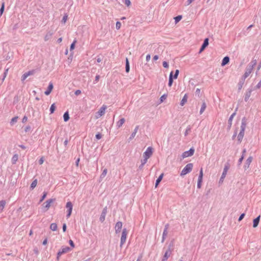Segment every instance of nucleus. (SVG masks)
<instances>
[{"mask_svg":"<svg viewBox=\"0 0 261 261\" xmlns=\"http://www.w3.org/2000/svg\"><path fill=\"white\" fill-rule=\"evenodd\" d=\"M257 61L256 60H252L247 65L246 71L244 74L242 76V80L245 81V80L250 74L252 72L254 67L256 65Z\"/></svg>","mask_w":261,"mask_h":261,"instance_id":"nucleus-1","label":"nucleus"},{"mask_svg":"<svg viewBox=\"0 0 261 261\" xmlns=\"http://www.w3.org/2000/svg\"><path fill=\"white\" fill-rule=\"evenodd\" d=\"M246 126V120L245 117H244L242 120L241 125V130L238 136V140L240 143L244 136V132Z\"/></svg>","mask_w":261,"mask_h":261,"instance_id":"nucleus-2","label":"nucleus"},{"mask_svg":"<svg viewBox=\"0 0 261 261\" xmlns=\"http://www.w3.org/2000/svg\"><path fill=\"white\" fill-rule=\"evenodd\" d=\"M193 167V165L192 163H189L184 168L180 173V176H184L187 174L190 173Z\"/></svg>","mask_w":261,"mask_h":261,"instance_id":"nucleus-3","label":"nucleus"},{"mask_svg":"<svg viewBox=\"0 0 261 261\" xmlns=\"http://www.w3.org/2000/svg\"><path fill=\"white\" fill-rule=\"evenodd\" d=\"M71 248L68 246L63 247L58 252L57 259L59 260L60 257L63 254L66 253L71 250Z\"/></svg>","mask_w":261,"mask_h":261,"instance_id":"nucleus-4","label":"nucleus"},{"mask_svg":"<svg viewBox=\"0 0 261 261\" xmlns=\"http://www.w3.org/2000/svg\"><path fill=\"white\" fill-rule=\"evenodd\" d=\"M127 235V231L126 229L125 228H124L122 230L121 239H120V246L121 247L125 243Z\"/></svg>","mask_w":261,"mask_h":261,"instance_id":"nucleus-5","label":"nucleus"},{"mask_svg":"<svg viewBox=\"0 0 261 261\" xmlns=\"http://www.w3.org/2000/svg\"><path fill=\"white\" fill-rule=\"evenodd\" d=\"M66 207L67 209V214L66 215V217L67 218H68L70 217L72 213L73 208V204L72 202L70 201L67 202L66 204Z\"/></svg>","mask_w":261,"mask_h":261,"instance_id":"nucleus-6","label":"nucleus"},{"mask_svg":"<svg viewBox=\"0 0 261 261\" xmlns=\"http://www.w3.org/2000/svg\"><path fill=\"white\" fill-rule=\"evenodd\" d=\"M107 106L103 105L100 108V109L98 110L97 112L96 113V118H98L103 115L105 113L106 110L107 109Z\"/></svg>","mask_w":261,"mask_h":261,"instance_id":"nucleus-7","label":"nucleus"},{"mask_svg":"<svg viewBox=\"0 0 261 261\" xmlns=\"http://www.w3.org/2000/svg\"><path fill=\"white\" fill-rule=\"evenodd\" d=\"M153 149L152 147H148L146 151L143 153V157H146L149 159L153 153Z\"/></svg>","mask_w":261,"mask_h":261,"instance_id":"nucleus-8","label":"nucleus"},{"mask_svg":"<svg viewBox=\"0 0 261 261\" xmlns=\"http://www.w3.org/2000/svg\"><path fill=\"white\" fill-rule=\"evenodd\" d=\"M195 150L193 148H191L189 150L185 151L182 154V157L183 159L191 156L193 155Z\"/></svg>","mask_w":261,"mask_h":261,"instance_id":"nucleus-9","label":"nucleus"},{"mask_svg":"<svg viewBox=\"0 0 261 261\" xmlns=\"http://www.w3.org/2000/svg\"><path fill=\"white\" fill-rule=\"evenodd\" d=\"M55 200V199H49L43 204V207L47 211L50 206V204Z\"/></svg>","mask_w":261,"mask_h":261,"instance_id":"nucleus-10","label":"nucleus"},{"mask_svg":"<svg viewBox=\"0 0 261 261\" xmlns=\"http://www.w3.org/2000/svg\"><path fill=\"white\" fill-rule=\"evenodd\" d=\"M228 169V167L227 166H225L224 168L223 171L222 172V174L220 179L219 180L220 183L222 182L223 181V180H224V178L225 177L226 175L227 174Z\"/></svg>","mask_w":261,"mask_h":261,"instance_id":"nucleus-11","label":"nucleus"},{"mask_svg":"<svg viewBox=\"0 0 261 261\" xmlns=\"http://www.w3.org/2000/svg\"><path fill=\"white\" fill-rule=\"evenodd\" d=\"M107 213V207H105L102 210V213L99 218V220L100 222H103L105 220V217Z\"/></svg>","mask_w":261,"mask_h":261,"instance_id":"nucleus-12","label":"nucleus"},{"mask_svg":"<svg viewBox=\"0 0 261 261\" xmlns=\"http://www.w3.org/2000/svg\"><path fill=\"white\" fill-rule=\"evenodd\" d=\"M122 227V223L120 221L117 222L115 226L116 233H118L120 232V230Z\"/></svg>","mask_w":261,"mask_h":261,"instance_id":"nucleus-13","label":"nucleus"},{"mask_svg":"<svg viewBox=\"0 0 261 261\" xmlns=\"http://www.w3.org/2000/svg\"><path fill=\"white\" fill-rule=\"evenodd\" d=\"M169 228V224H167L165 226V228L163 231V236H162V242L163 243L165 240V238L168 234V229Z\"/></svg>","mask_w":261,"mask_h":261,"instance_id":"nucleus-14","label":"nucleus"},{"mask_svg":"<svg viewBox=\"0 0 261 261\" xmlns=\"http://www.w3.org/2000/svg\"><path fill=\"white\" fill-rule=\"evenodd\" d=\"M171 253V250L170 248H169L165 253L162 261H167L168 258L170 256Z\"/></svg>","mask_w":261,"mask_h":261,"instance_id":"nucleus-15","label":"nucleus"},{"mask_svg":"<svg viewBox=\"0 0 261 261\" xmlns=\"http://www.w3.org/2000/svg\"><path fill=\"white\" fill-rule=\"evenodd\" d=\"M208 45V39L205 38L203 41L202 45H201V46L200 47L199 53L202 52Z\"/></svg>","mask_w":261,"mask_h":261,"instance_id":"nucleus-16","label":"nucleus"},{"mask_svg":"<svg viewBox=\"0 0 261 261\" xmlns=\"http://www.w3.org/2000/svg\"><path fill=\"white\" fill-rule=\"evenodd\" d=\"M252 159L253 158L251 156L248 158V159L246 161L245 164L244 165L245 169H246L249 167L250 164L252 161Z\"/></svg>","mask_w":261,"mask_h":261,"instance_id":"nucleus-17","label":"nucleus"},{"mask_svg":"<svg viewBox=\"0 0 261 261\" xmlns=\"http://www.w3.org/2000/svg\"><path fill=\"white\" fill-rule=\"evenodd\" d=\"M53 89V85L51 83H50L48 86L47 89L44 92L45 94L46 95H49L51 93Z\"/></svg>","mask_w":261,"mask_h":261,"instance_id":"nucleus-18","label":"nucleus"},{"mask_svg":"<svg viewBox=\"0 0 261 261\" xmlns=\"http://www.w3.org/2000/svg\"><path fill=\"white\" fill-rule=\"evenodd\" d=\"M53 32H51V31H48L46 33V35H45V37H44V40L45 41H48V40H49L52 36L53 35Z\"/></svg>","mask_w":261,"mask_h":261,"instance_id":"nucleus-19","label":"nucleus"},{"mask_svg":"<svg viewBox=\"0 0 261 261\" xmlns=\"http://www.w3.org/2000/svg\"><path fill=\"white\" fill-rule=\"evenodd\" d=\"M236 112H234V113H233L231 116H230L229 119H228V128H230L231 126V125H232V119L233 118V117H234V116L236 115Z\"/></svg>","mask_w":261,"mask_h":261,"instance_id":"nucleus-20","label":"nucleus"},{"mask_svg":"<svg viewBox=\"0 0 261 261\" xmlns=\"http://www.w3.org/2000/svg\"><path fill=\"white\" fill-rule=\"evenodd\" d=\"M260 216H258V217H257L255 219H254L253 220V227L254 228H255L258 226L259 221H260Z\"/></svg>","mask_w":261,"mask_h":261,"instance_id":"nucleus-21","label":"nucleus"},{"mask_svg":"<svg viewBox=\"0 0 261 261\" xmlns=\"http://www.w3.org/2000/svg\"><path fill=\"white\" fill-rule=\"evenodd\" d=\"M139 127V126L138 125H137L135 127V128L134 130V132L132 133L130 137L129 138V140H132L135 137V136L138 130Z\"/></svg>","mask_w":261,"mask_h":261,"instance_id":"nucleus-22","label":"nucleus"},{"mask_svg":"<svg viewBox=\"0 0 261 261\" xmlns=\"http://www.w3.org/2000/svg\"><path fill=\"white\" fill-rule=\"evenodd\" d=\"M6 204V200H2L0 201V213H1L3 211Z\"/></svg>","mask_w":261,"mask_h":261,"instance_id":"nucleus-23","label":"nucleus"},{"mask_svg":"<svg viewBox=\"0 0 261 261\" xmlns=\"http://www.w3.org/2000/svg\"><path fill=\"white\" fill-rule=\"evenodd\" d=\"M229 58L227 56H226L223 59L222 63H221V65L222 66H224L225 65H226L227 64H228L229 63Z\"/></svg>","mask_w":261,"mask_h":261,"instance_id":"nucleus-24","label":"nucleus"},{"mask_svg":"<svg viewBox=\"0 0 261 261\" xmlns=\"http://www.w3.org/2000/svg\"><path fill=\"white\" fill-rule=\"evenodd\" d=\"M125 119L122 118L120 119L116 123V126L118 128H120L125 122Z\"/></svg>","mask_w":261,"mask_h":261,"instance_id":"nucleus-25","label":"nucleus"},{"mask_svg":"<svg viewBox=\"0 0 261 261\" xmlns=\"http://www.w3.org/2000/svg\"><path fill=\"white\" fill-rule=\"evenodd\" d=\"M164 176V173H162L159 177L158 178V179L156 180L155 184V187L156 188L161 181L162 180L163 177Z\"/></svg>","mask_w":261,"mask_h":261,"instance_id":"nucleus-26","label":"nucleus"},{"mask_svg":"<svg viewBox=\"0 0 261 261\" xmlns=\"http://www.w3.org/2000/svg\"><path fill=\"white\" fill-rule=\"evenodd\" d=\"M187 99H188V95L187 94H185L180 101V105L181 106H183L187 102Z\"/></svg>","mask_w":261,"mask_h":261,"instance_id":"nucleus-27","label":"nucleus"},{"mask_svg":"<svg viewBox=\"0 0 261 261\" xmlns=\"http://www.w3.org/2000/svg\"><path fill=\"white\" fill-rule=\"evenodd\" d=\"M246 152V149H244L243 150V152H242V155L238 161V165H240L241 164L242 161L243 160V159L244 158V155H245Z\"/></svg>","mask_w":261,"mask_h":261,"instance_id":"nucleus-28","label":"nucleus"},{"mask_svg":"<svg viewBox=\"0 0 261 261\" xmlns=\"http://www.w3.org/2000/svg\"><path fill=\"white\" fill-rule=\"evenodd\" d=\"M173 71L170 72L169 78V82L168 85L169 87H171L173 84Z\"/></svg>","mask_w":261,"mask_h":261,"instance_id":"nucleus-29","label":"nucleus"},{"mask_svg":"<svg viewBox=\"0 0 261 261\" xmlns=\"http://www.w3.org/2000/svg\"><path fill=\"white\" fill-rule=\"evenodd\" d=\"M18 159V155L17 154H15L13 155L12 158V164H15L16 162L17 161Z\"/></svg>","mask_w":261,"mask_h":261,"instance_id":"nucleus-30","label":"nucleus"},{"mask_svg":"<svg viewBox=\"0 0 261 261\" xmlns=\"http://www.w3.org/2000/svg\"><path fill=\"white\" fill-rule=\"evenodd\" d=\"M206 108V105L205 102H203L201 105V109L200 110V114H202L205 111Z\"/></svg>","mask_w":261,"mask_h":261,"instance_id":"nucleus-31","label":"nucleus"},{"mask_svg":"<svg viewBox=\"0 0 261 261\" xmlns=\"http://www.w3.org/2000/svg\"><path fill=\"white\" fill-rule=\"evenodd\" d=\"M18 119V116H15V117L12 118L10 121V125L11 126H13L15 123L17 122Z\"/></svg>","mask_w":261,"mask_h":261,"instance_id":"nucleus-32","label":"nucleus"},{"mask_svg":"<svg viewBox=\"0 0 261 261\" xmlns=\"http://www.w3.org/2000/svg\"><path fill=\"white\" fill-rule=\"evenodd\" d=\"M37 179H35L34 180V181L32 182L31 186H30V189L33 190L37 186Z\"/></svg>","mask_w":261,"mask_h":261,"instance_id":"nucleus-33","label":"nucleus"},{"mask_svg":"<svg viewBox=\"0 0 261 261\" xmlns=\"http://www.w3.org/2000/svg\"><path fill=\"white\" fill-rule=\"evenodd\" d=\"M251 90L248 91L246 92V93L245 94V98H244V100L245 101H247L249 99V97H250V95H251Z\"/></svg>","mask_w":261,"mask_h":261,"instance_id":"nucleus-34","label":"nucleus"},{"mask_svg":"<svg viewBox=\"0 0 261 261\" xmlns=\"http://www.w3.org/2000/svg\"><path fill=\"white\" fill-rule=\"evenodd\" d=\"M64 121L66 122L69 119V115L68 112H66L63 115Z\"/></svg>","mask_w":261,"mask_h":261,"instance_id":"nucleus-35","label":"nucleus"},{"mask_svg":"<svg viewBox=\"0 0 261 261\" xmlns=\"http://www.w3.org/2000/svg\"><path fill=\"white\" fill-rule=\"evenodd\" d=\"M125 71L127 73L129 71V64L127 58H126Z\"/></svg>","mask_w":261,"mask_h":261,"instance_id":"nucleus-36","label":"nucleus"},{"mask_svg":"<svg viewBox=\"0 0 261 261\" xmlns=\"http://www.w3.org/2000/svg\"><path fill=\"white\" fill-rule=\"evenodd\" d=\"M50 229L53 231H56L57 229V225L56 223H51L50 225Z\"/></svg>","mask_w":261,"mask_h":261,"instance_id":"nucleus-37","label":"nucleus"},{"mask_svg":"<svg viewBox=\"0 0 261 261\" xmlns=\"http://www.w3.org/2000/svg\"><path fill=\"white\" fill-rule=\"evenodd\" d=\"M107 172H108V170L107 169H105L103 171H102V173L101 174L100 176V178L101 179H102L106 175H107Z\"/></svg>","mask_w":261,"mask_h":261,"instance_id":"nucleus-38","label":"nucleus"},{"mask_svg":"<svg viewBox=\"0 0 261 261\" xmlns=\"http://www.w3.org/2000/svg\"><path fill=\"white\" fill-rule=\"evenodd\" d=\"M191 128H191V127L190 125H189L187 127V128L186 129V131L185 132V136H187L189 134V132H191Z\"/></svg>","mask_w":261,"mask_h":261,"instance_id":"nucleus-39","label":"nucleus"},{"mask_svg":"<svg viewBox=\"0 0 261 261\" xmlns=\"http://www.w3.org/2000/svg\"><path fill=\"white\" fill-rule=\"evenodd\" d=\"M4 9H5V3L3 2L2 4V6L0 9V16H1L3 14L4 11Z\"/></svg>","mask_w":261,"mask_h":261,"instance_id":"nucleus-40","label":"nucleus"},{"mask_svg":"<svg viewBox=\"0 0 261 261\" xmlns=\"http://www.w3.org/2000/svg\"><path fill=\"white\" fill-rule=\"evenodd\" d=\"M181 18H182L181 15H178V16H176L175 17H174L175 23L179 22L181 19Z\"/></svg>","mask_w":261,"mask_h":261,"instance_id":"nucleus-41","label":"nucleus"},{"mask_svg":"<svg viewBox=\"0 0 261 261\" xmlns=\"http://www.w3.org/2000/svg\"><path fill=\"white\" fill-rule=\"evenodd\" d=\"M56 109V106L55 103H53L51 105L50 108V112L51 114L53 113Z\"/></svg>","mask_w":261,"mask_h":261,"instance_id":"nucleus-42","label":"nucleus"},{"mask_svg":"<svg viewBox=\"0 0 261 261\" xmlns=\"http://www.w3.org/2000/svg\"><path fill=\"white\" fill-rule=\"evenodd\" d=\"M35 70H32L29 71L28 72H27L26 73L28 75V76H29L30 75H33L35 73Z\"/></svg>","mask_w":261,"mask_h":261,"instance_id":"nucleus-43","label":"nucleus"},{"mask_svg":"<svg viewBox=\"0 0 261 261\" xmlns=\"http://www.w3.org/2000/svg\"><path fill=\"white\" fill-rule=\"evenodd\" d=\"M167 95L166 94H164L160 98V102H162L165 99H166Z\"/></svg>","mask_w":261,"mask_h":261,"instance_id":"nucleus-44","label":"nucleus"},{"mask_svg":"<svg viewBox=\"0 0 261 261\" xmlns=\"http://www.w3.org/2000/svg\"><path fill=\"white\" fill-rule=\"evenodd\" d=\"M143 159L141 160V162L143 165H145L147 163L148 159L146 157H143Z\"/></svg>","mask_w":261,"mask_h":261,"instance_id":"nucleus-45","label":"nucleus"},{"mask_svg":"<svg viewBox=\"0 0 261 261\" xmlns=\"http://www.w3.org/2000/svg\"><path fill=\"white\" fill-rule=\"evenodd\" d=\"M121 23L119 21H117L116 23V28L117 30H119L121 28Z\"/></svg>","mask_w":261,"mask_h":261,"instance_id":"nucleus-46","label":"nucleus"},{"mask_svg":"<svg viewBox=\"0 0 261 261\" xmlns=\"http://www.w3.org/2000/svg\"><path fill=\"white\" fill-rule=\"evenodd\" d=\"M244 81L242 80V78L239 83V89H241L242 88V86L244 84Z\"/></svg>","mask_w":261,"mask_h":261,"instance_id":"nucleus-47","label":"nucleus"},{"mask_svg":"<svg viewBox=\"0 0 261 261\" xmlns=\"http://www.w3.org/2000/svg\"><path fill=\"white\" fill-rule=\"evenodd\" d=\"M179 74V70L178 69H176L175 70V73H174V75L173 76V78L174 79H176L177 78V76H178V75Z\"/></svg>","mask_w":261,"mask_h":261,"instance_id":"nucleus-48","label":"nucleus"},{"mask_svg":"<svg viewBox=\"0 0 261 261\" xmlns=\"http://www.w3.org/2000/svg\"><path fill=\"white\" fill-rule=\"evenodd\" d=\"M46 195H47V193L44 192L40 200V202H42L45 199V198L46 197Z\"/></svg>","mask_w":261,"mask_h":261,"instance_id":"nucleus-49","label":"nucleus"},{"mask_svg":"<svg viewBox=\"0 0 261 261\" xmlns=\"http://www.w3.org/2000/svg\"><path fill=\"white\" fill-rule=\"evenodd\" d=\"M28 77V75L27 74L26 72L24 73L21 76V81H24L27 77Z\"/></svg>","mask_w":261,"mask_h":261,"instance_id":"nucleus-50","label":"nucleus"},{"mask_svg":"<svg viewBox=\"0 0 261 261\" xmlns=\"http://www.w3.org/2000/svg\"><path fill=\"white\" fill-rule=\"evenodd\" d=\"M124 3L127 7L129 6L131 4L130 0H124Z\"/></svg>","mask_w":261,"mask_h":261,"instance_id":"nucleus-51","label":"nucleus"},{"mask_svg":"<svg viewBox=\"0 0 261 261\" xmlns=\"http://www.w3.org/2000/svg\"><path fill=\"white\" fill-rule=\"evenodd\" d=\"M76 43V40H74L73 42L70 45V49L72 50L74 48L75 43Z\"/></svg>","mask_w":261,"mask_h":261,"instance_id":"nucleus-52","label":"nucleus"},{"mask_svg":"<svg viewBox=\"0 0 261 261\" xmlns=\"http://www.w3.org/2000/svg\"><path fill=\"white\" fill-rule=\"evenodd\" d=\"M95 137L97 140H99L102 138V135L101 134L98 133L96 135Z\"/></svg>","mask_w":261,"mask_h":261,"instance_id":"nucleus-53","label":"nucleus"},{"mask_svg":"<svg viewBox=\"0 0 261 261\" xmlns=\"http://www.w3.org/2000/svg\"><path fill=\"white\" fill-rule=\"evenodd\" d=\"M163 66L164 68H167L169 67L168 63L166 61H164L163 62Z\"/></svg>","mask_w":261,"mask_h":261,"instance_id":"nucleus-54","label":"nucleus"},{"mask_svg":"<svg viewBox=\"0 0 261 261\" xmlns=\"http://www.w3.org/2000/svg\"><path fill=\"white\" fill-rule=\"evenodd\" d=\"M245 215V213H243V214H242L240 216V217H239V219H238V221H241V220L244 218V217Z\"/></svg>","mask_w":261,"mask_h":261,"instance_id":"nucleus-55","label":"nucleus"},{"mask_svg":"<svg viewBox=\"0 0 261 261\" xmlns=\"http://www.w3.org/2000/svg\"><path fill=\"white\" fill-rule=\"evenodd\" d=\"M200 89L197 88L195 91L196 95H197L198 97H200Z\"/></svg>","mask_w":261,"mask_h":261,"instance_id":"nucleus-56","label":"nucleus"},{"mask_svg":"<svg viewBox=\"0 0 261 261\" xmlns=\"http://www.w3.org/2000/svg\"><path fill=\"white\" fill-rule=\"evenodd\" d=\"M67 15H64L62 18V21L65 23L67 19Z\"/></svg>","mask_w":261,"mask_h":261,"instance_id":"nucleus-57","label":"nucleus"},{"mask_svg":"<svg viewBox=\"0 0 261 261\" xmlns=\"http://www.w3.org/2000/svg\"><path fill=\"white\" fill-rule=\"evenodd\" d=\"M8 70H9V68H8L7 69H5V72L4 73V78H6V77L7 74H8Z\"/></svg>","mask_w":261,"mask_h":261,"instance_id":"nucleus-58","label":"nucleus"},{"mask_svg":"<svg viewBox=\"0 0 261 261\" xmlns=\"http://www.w3.org/2000/svg\"><path fill=\"white\" fill-rule=\"evenodd\" d=\"M8 70H9V68H8L7 69H5V72L4 73V78H6V77L7 74H8Z\"/></svg>","mask_w":261,"mask_h":261,"instance_id":"nucleus-59","label":"nucleus"},{"mask_svg":"<svg viewBox=\"0 0 261 261\" xmlns=\"http://www.w3.org/2000/svg\"><path fill=\"white\" fill-rule=\"evenodd\" d=\"M27 120H28V117L26 116H24L22 119V122L25 123L27 121Z\"/></svg>","mask_w":261,"mask_h":261,"instance_id":"nucleus-60","label":"nucleus"},{"mask_svg":"<svg viewBox=\"0 0 261 261\" xmlns=\"http://www.w3.org/2000/svg\"><path fill=\"white\" fill-rule=\"evenodd\" d=\"M261 87V79L260 81L258 82V83L256 86V89H259Z\"/></svg>","mask_w":261,"mask_h":261,"instance_id":"nucleus-61","label":"nucleus"},{"mask_svg":"<svg viewBox=\"0 0 261 261\" xmlns=\"http://www.w3.org/2000/svg\"><path fill=\"white\" fill-rule=\"evenodd\" d=\"M44 162V159H43V158L42 157L40 159V160H39V164L40 165H42Z\"/></svg>","mask_w":261,"mask_h":261,"instance_id":"nucleus-62","label":"nucleus"},{"mask_svg":"<svg viewBox=\"0 0 261 261\" xmlns=\"http://www.w3.org/2000/svg\"><path fill=\"white\" fill-rule=\"evenodd\" d=\"M69 243L70 244V245L72 247H74V243L71 240H70L69 241Z\"/></svg>","mask_w":261,"mask_h":261,"instance_id":"nucleus-63","label":"nucleus"},{"mask_svg":"<svg viewBox=\"0 0 261 261\" xmlns=\"http://www.w3.org/2000/svg\"><path fill=\"white\" fill-rule=\"evenodd\" d=\"M81 93V91L80 90H77L75 91V93L74 94L76 95H80V94Z\"/></svg>","mask_w":261,"mask_h":261,"instance_id":"nucleus-64","label":"nucleus"}]
</instances>
